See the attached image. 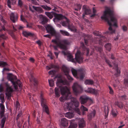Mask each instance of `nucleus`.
<instances>
[{
  "mask_svg": "<svg viewBox=\"0 0 128 128\" xmlns=\"http://www.w3.org/2000/svg\"><path fill=\"white\" fill-rule=\"evenodd\" d=\"M101 18L102 19L105 20L110 26L108 28L109 31L107 32L106 33L110 34L114 33L115 30L113 28V26L117 27V20L114 16L113 11L109 8L106 9L104 12V14Z\"/></svg>",
  "mask_w": 128,
  "mask_h": 128,
  "instance_id": "1",
  "label": "nucleus"
},
{
  "mask_svg": "<svg viewBox=\"0 0 128 128\" xmlns=\"http://www.w3.org/2000/svg\"><path fill=\"white\" fill-rule=\"evenodd\" d=\"M80 104L78 101L75 99L72 100L71 103H68L66 106V108L68 111L74 110L76 113L80 115L81 112L78 107Z\"/></svg>",
  "mask_w": 128,
  "mask_h": 128,
  "instance_id": "2",
  "label": "nucleus"
},
{
  "mask_svg": "<svg viewBox=\"0 0 128 128\" xmlns=\"http://www.w3.org/2000/svg\"><path fill=\"white\" fill-rule=\"evenodd\" d=\"M61 94L62 95L61 98H60L61 101L64 100H67L71 98V94L69 88L66 86L62 87L60 88Z\"/></svg>",
  "mask_w": 128,
  "mask_h": 128,
  "instance_id": "3",
  "label": "nucleus"
},
{
  "mask_svg": "<svg viewBox=\"0 0 128 128\" xmlns=\"http://www.w3.org/2000/svg\"><path fill=\"white\" fill-rule=\"evenodd\" d=\"M52 42L54 43L60 48L66 50L68 49L67 46L70 44V42L67 40H64L61 41L57 42L56 40H52Z\"/></svg>",
  "mask_w": 128,
  "mask_h": 128,
  "instance_id": "4",
  "label": "nucleus"
},
{
  "mask_svg": "<svg viewBox=\"0 0 128 128\" xmlns=\"http://www.w3.org/2000/svg\"><path fill=\"white\" fill-rule=\"evenodd\" d=\"M8 78L9 80L12 83L14 86V88L16 89L18 88L17 85H18L20 89L21 88L22 85V83H21L20 80H17L14 82V81L16 80L17 79L16 77V76H14L12 74H9L8 76Z\"/></svg>",
  "mask_w": 128,
  "mask_h": 128,
  "instance_id": "5",
  "label": "nucleus"
},
{
  "mask_svg": "<svg viewBox=\"0 0 128 128\" xmlns=\"http://www.w3.org/2000/svg\"><path fill=\"white\" fill-rule=\"evenodd\" d=\"M79 100L81 104H86L88 100H89L91 104L93 103V100L86 95H84L80 96Z\"/></svg>",
  "mask_w": 128,
  "mask_h": 128,
  "instance_id": "6",
  "label": "nucleus"
},
{
  "mask_svg": "<svg viewBox=\"0 0 128 128\" xmlns=\"http://www.w3.org/2000/svg\"><path fill=\"white\" fill-rule=\"evenodd\" d=\"M73 92L74 94L77 96L81 93L82 90V88L80 85L77 83L74 84L72 87Z\"/></svg>",
  "mask_w": 128,
  "mask_h": 128,
  "instance_id": "7",
  "label": "nucleus"
},
{
  "mask_svg": "<svg viewBox=\"0 0 128 128\" xmlns=\"http://www.w3.org/2000/svg\"><path fill=\"white\" fill-rule=\"evenodd\" d=\"M41 104L42 107L43 112H45L47 114H49L48 108L47 106L46 100L43 98L42 94L40 95Z\"/></svg>",
  "mask_w": 128,
  "mask_h": 128,
  "instance_id": "8",
  "label": "nucleus"
},
{
  "mask_svg": "<svg viewBox=\"0 0 128 128\" xmlns=\"http://www.w3.org/2000/svg\"><path fill=\"white\" fill-rule=\"evenodd\" d=\"M5 86L6 87V94L8 100H10L12 96V93L13 92V90L8 82L4 83Z\"/></svg>",
  "mask_w": 128,
  "mask_h": 128,
  "instance_id": "9",
  "label": "nucleus"
},
{
  "mask_svg": "<svg viewBox=\"0 0 128 128\" xmlns=\"http://www.w3.org/2000/svg\"><path fill=\"white\" fill-rule=\"evenodd\" d=\"M75 59L76 61L79 64L82 62L83 58L80 51H78L75 54Z\"/></svg>",
  "mask_w": 128,
  "mask_h": 128,
  "instance_id": "10",
  "label": "nucleus"
},
{
  "mask_svg": "<svg viewBox=\"0 0 128 128\" xmlns=\"http://www.w3.org/2000/svg\"><path fill=\"white\" fill-rule=\"evenodd\" d=\"M47 32L50 33L52 36H55L56 32L52 27L49 25H47L46 27Z\"/></svg>",
  "mask_w": 128,
  "mask_h": 128,
  "instance_id": "11",
  "label": "nucleus"
},
{
  "mask_svg": "<svg viewBox=\"0 0 128 128\" xmlns=\"http://www.w3.org/2000/svg\"><path fill=\"white\" fill-rule=\"evenodd\" d=\"M55 18L53 19L54 21V22H57L58 20H62L64 18L67 19V18L63 16L62 14H57L55 13L54 16Z\"/></svg>",
  "mask_w": 128,
  "mask_h": 128,
  "instance_id": "12",
  "label": "nucleus"
},
{
  "mask_svg": "<svg viewBox=\"0 0 128 128\" xmlns=\"http://www.w3.org/2000/svg\"><path fill=\"white\" fill-rule=\"evenodd\" d=\"M78 125L80 128H83L86 126L84 118H80L78 121Z\"/></svg>",
  "mask_w": 128,
  "mask_h": 128,
  "instance_id": "13",
  "label": "nucleus"
},
{
  "mask_svg": "<svg viewBox=\"0 0 128 128\" xmlns=\"http://www.w3.org/2000/svg\"><path fill=\"white\" fill-rule=\"evenodd\" d=\"M78 74H79L80 75V79L81 80H82L85 74V71L83 69H81L79 70L78 72Z\"/></svg>",
  "mask_w": 128,
  "mask_h": 128,
  "instance_id": "14",
  "label": "nucleus"
},
{
  "mask_svg": "<svg viewBox=\"0 0 128 128\" xmlns=\"http://www.w3.org/2000/svg\"><path fill=\"white\" fill-rule=\"evenodd\" d=\"M18 16L16 14L11 13L10 15V20L14 23H15L18 20Z\"/></svg>",
  "mask_w": 128,
  "mask_h": 128,
  "instance_id": "15",
  "label": "nucleus"
},
{
  "mask_svg": "<svg viewBox=\"0 0 128 128\" xmlns=\"http://www.w3.org/2000/svg\"><path fill=\"white\" fill-rule=\"evenodd\" d=\"M98 91V90H96L95 89H93L91 88H88L87 90H85V91L86 92L93 94L95 95L97 94Z\"/></svg>",
  "mask_w": 128,
  "mask_h": 128,
  "instance_id": "16",
  "label": "nucleus"
},
{
  "mask_svg": "<svg viewBox=\"0 0 128 128\" xmlns=\"http://www.w3.org/2000/svg\"><path fill=\"white\" fill-rule=\"evenodd\" d=\"M2 104H0V107L1 109L0 115L1 118L2 117L4 116L5 112L4 106Z\"/></svg>",
  "mask_w": 128,
  "mask_h": 128,
  "instance_id": "17",
  "label": "nucleus"
},
{
  "mask_svg": "<svg viewBox=\"0 0 128 128\" xmlns=\"http://www.w3.org/2000/svg\"><path fill=\"white\" fill-rule=\"evenodd\" d=\"M114 64L116 71L114 75L116 77H117L120 75V70L118 69V65L117 64Z\"/></svg>",
  "mask_w": 128,
  "mask_h": 128,
  "instance_id": "18",
  "label": "nucleus"
},
{
  "mask_svg": "<svg viewBox=\"0 0 128 128\" xmlns=\"http://www.w3.org/2000/svg\"><path fill=\"white\" fill-rule=\"evenodd\" d=\"M61 125L63 126H68V121L65 118L61 119Z\"/></svg>",
  "mask_w": 128,
  "mask_h": 128,
  "instance_id": "19",
  "label": "nucleus"
},
{
  "mask_svg": "<svg viewBox=\"0 0 128 128\" xmlns=\"http://www.w3.org/2000/svg\"><path fill=\"white\" fill-rule=\"evenodd\" d=\"M82 8L85 14H88L91 13V10L89 8H87L86 6L85 5Z\"/></svg>",
  "mask_w": 128,
  "mask_h": 128,
  "instance_id": "20",
  "label": "nucleus"
},
{
  "mask_svg": "<svg viewBox=\"0 0 128 128\" xmlns=\"http://www.w3.org/2000/svg\"><path fill=\"white\" fill-rule=\"evenodd\" d=\"M30 81L31 82H32V81H33L34 82V86H36L38 83L37 80L32 75H30Z\"/></svg>",
  "mask_w": 128,
  "mask_h": 128,
  "instance_id": "21",
  "label": "nucleus"
},
{
  "mask_svg": "<svg viewBox=\"0 0 128 128\" xmlns=\"http://www.w3.org/2000/svg\"><path fill=\"white\" fill-rule=\"evenodd\" d=\"M45 14L50 19H52L54 16V17L55 13L53 12H45Z\"/></svg>",
  "mask_w": 128,
  "mask_h": 128,
  "instance_id": "22",
  "label": "nucleus"
},
{
  "mask_svg": "<svg viewBox=\"0 0 128 128\" xmlns=\"http://www.w3.org/2000/svg\"><path fill=\"white\" fill-rule=\"evenodd\" d=\"M57 81L58 82L61 83L64 85H65L67 84V81L66 80H62L60 76L58 77Z\"/></svg>",
  "mask_w": 128,
  "mask_h": 128,
  "instance_id": "23",
  "label": "nucleus"
},
{
  "mask_svg": "<svg viewBox=\"0 0 128 128\" xmlns=\"http://www.w3.org/2000/svg\"><path fill=\"white\" fill-rule=\"evenodd\" d=\"M81 46L84 50L86 51V55L88 56L89 53V49L88 48H86L84 45V44L83 42H81L80 43Z\"/></svg>",
  "mask_w": 128,
  "mask_h": 128,
  "instance_id": "24",
  "label": "nucleus"
},
{
  "mask_svg": "<svg viewBox=\"0 0 128 128\" xmlns=\"http://www.w3.org/2000/svg\"><path fill=\"white\" fill-rule=\"evenodd\" d=\"M96 114V111L94 110L92 112L88 115V118L89 120H91L92 117H94Z\"/></svg>",
  "mask_w": 128,
  "mask_h": 128,
  "instance_id": "25",
  "label": "nucleus"
},
{
  "mask_svg": "<svg viewBox=\"0 0 128 128\" xmlns=\"http://www.w3.org/2000/svg\"><path fill=\"white\" fill-rule=\"evenodd\" d=\"M74 116V114L72 112H67L65 114V116L69 118L73 117Z\"/></svg>",
  "mask_w": 128,
  "mask_h": 128,
  "instance_id": "26",
  "label": "nucleus"
},
{
  "mask_svg": "<svg viewBox=\"0 0 128 128\" xmlns=\"http://www.w3.org/2000/svg\"><path fill=\"white\" fill-rule=\"evenodd\" d=\"M62 68L64 72L65 73V74H68L69 70L67 67L63 66H62Z\"/></svg>",
  "mask_w": 128,
  "mask_h": 128,
  "instance_id": "27",
  "label": "nucleus"
},
{
  "mask_svg": "<svg viewBox=\"0 0 128 128\" xmlns=\"http://www.w3.org/2000/svg\"><path fill=\"white\" fill-rule=\"evenodd\" d=\"M104 110L105 114V118H106L108 117V107L107 106H105Z\"/></svg>",
  "mask_w": 128,
  "mask_h": 128,
  "instance_id": "28",
  "label": "nucleus"
},
{
  "mask_svg": "<svg viewBox=\"0 0 128 128\" xmlns=\"http://www.w3.org/2000/svg\"><path fill=\"white\" fill-rule=\"evenodd\" d=\"M42 19L41 22L42 24L46 23L48 20V19L47 17L43 16H42Z\"/></svg>",
  "mask_w": 128,
  "mask_h": 128,
  "instance_id": "29",
  "label": "nucleus"
},
{
  "mask_svg": "<svg viewBox=\"0 0 128 128\" xmlns=\"http://www.w3.org/2000/svg\"><path fill=\"white\" fill-rule=\"evenodd\" d=\"M66 19V22H62V25L63 26H67L68 27L70 21L67 18V19Z\"/></svg>",
  "mask_w": 128,
  "mask_h": 128,
  "instance_id": "30",
  "label": "nucleus"
},
{
  "mask_svg": "<svg viewBox=\"0 0 128 128\" xmlns=\"http://www.w3.org/2000/svg\"><path fill=\"white\" fill-rule=\"evenodd\" d=\"M68 60L74 62V60L73 58V56L70 54H69L67 56Z\"/></svg>",
  "mask_w": 128,
  "mask_h": 128,
  "instance_id": "31",
  "label": "nucleus"
},
{
  "mask_svg": "<svg viewBox=\"0 0 128 128\" xmlns=\"http://www.w3.org/2000/svg\"><path fill=\"white\" fill-rule=\"evenodd\" d=\"M68 28L72 31H76V29L72 25H70V24L68 26Z\"/></svg>",
  "mask_w": 128,
  "mask_h": 128,
  "instance_id": "32",
  "label": "nucleus"
},
{
  "mask_svg": "<svg viewBox=\"0 0 128 128\" xmlns=\"http://www.w3.org/2000/svg\"><path fill=\"white\" fill-rule=\"evenodd\" d=\"M22 34L23 35L26 37H28V36H33L34 35L33 34L30 32H28L26 31L23 32Z\"/></svg>",
  "mask_w": 128,
  "mask_h": 128,
  "instance_id": "33",
  "label": "nucleus"
},
{
  "mask_svg": "<svg viewBox=\"0 0 128 128\" xmlns=\"http://www.w3.org/2000/svg\"><path fill=\"white\" fill-rule=\"evenodd\" d=\"M55 93L56 96L57 97H58L60 95L59 92V88H56L55 89Z\"/></svg>",
  "mask_w": 128,
  "mask_h": 128,
  "instance_id": "34",
  "label": "nucleus"
},
{
  "mask_svg": "<svg viewBox=\"0 0 128 128\" xmlns=\"http://www.w3.org/2000/svg\"><path fill=\"white\" fill-rule=\"evenodd\" d=\"M115 104L116 105L120 108H122L123 107V104L122 102H116Z\"/></svg>",
  "mask_w": 128,
  "mask_h": 128,
  "instance_id": "35",
  "label": "nucleus"
},
{
  "mask_svg": "<svg viewBox=\"0 0 128 128\" xmlns=\"http://www.w3.org/2000/svg\"><path fill=\"white\" fill-rule=\"evenodd\" d=\"M94 83L93 81L91 80H86L85 82V84H86L92 85Z\"/></svg>",
  "mask_w": 128,
  "mask_h": 128,
  "instance_id": "36",
  "label": "nucleus"
},
{
  "mask_svg": "<svg viewBox=\"0 0 128 128\" xmlns=\"http://www.w3.org/2000/svg\"><path fill=\"white\" fill-rule=\"evenodd\" d=\"M104 46L106 49L109 51H110L111 48V46L110 44L109 43H108L106 44Z\"/></svg>",
  "mask_w": 128,
  "mask_h": 128,
  "instance_id": "37",
  "label": "nucleus"
},
{
  "mask_svg": "<svg viewBox=\"0 0 128 128\" xmlns=\"http://www.w3.org/2000/svg\"><path fill=\"white\" fill-rule=\"evenodd\" d=\"M81 109L82 111H83L82 112V113L83 114H84V111H88V109L86 107H84V106L83 105H82L81 107Z\"/></svg>",
  "mask_w": 128,
  "mask_h": 128,
  "instance_id": "38",
  "label": "nucleus"
},
{
  "mask_svg": "<svg viewBox=\"0 0 128 128\" xmlns=\"http://www.w3.org/2000/svg\"><path fill=\"white\" fill-rule=\"evenodd\" d=\"M41 6L46 10H50L51 9V8L46 5H42Z\"/></svg>",
  "mask_w": 128,
  "mask_h": 128,
  "instance_id": "39",
  "label": "nucleus"
},
{
  "mask_svg": "<svg viewBox=\"0 0 128 128\" xmlns=\"http://www.w3.org/2000/svg\"><path fill=\"white\" fill-rule=\"evenodd\" d=\"M60 32L64 36H68L70 35L66 31L61 30H60Z\"/></svg>",
  "mask_w": 128,
  "mask_h": 128,
  "instance_id": "40",
  "label": "nucleus"
},
{
  "mask_svg": "<svg viewBox=\"0 0 128 128\" xmlns=\"http://www.w3.org/2000/svg\"><path fill=\"white\" fill-rule=\"evenodd\" d=\"M71 71L73 75L75 77L77 76V71L74 69L72 68L71 69Z\"/></svg>",
  "mask_w": 128,
  "mask_h": 128,
  "instance_id": "41",
  "label": "nucleus"
},
{
  "mask_svg": "<svg viewBox=\"0 0 128 128\" xmlns=\"http://www.w3.org/2000/svg\"><path fill=\"white\" fill-rule=\"evenodd\" d=\"M6 120V118L4 117L1 120L2 127L3 128L4 127V124Z\"/></svg>",
  "mask_w": 128,
  "mask_h": 128,
  "instance_id": "42",
  "label": "nucleus"
},
{
  "mask_svg": "<svg viewBox=\"0 0 128 128\" xmlns=\"http://www.w3.org/2000/svg\"><path fill=\"white\" fill-rule=\"evenodd\" d=\"M49 68L48 70H50L51 68H58V67L52 64H51L50 65V67L47 66H46V68Z\"/></svg>",
  "mask_w": 128,
  "mask_h": 128,
  "instance_id": "43",
  "label": "nucleus"
},
{
  "mask_svg": "<svg viewBox=\"0 0 128 128\" xmlns=\"http://www.w3.org/2000/svg\"><path fill=\"white\" fill-rule=\"evenodd\" d=\"M7 64L6 62L3 61H0V66L4 67L7 65Z\"/></svg>",
  "mask_w": 128,
  "mask_h": 128,
  "instance_id": "44",
  "label": "nucleus"
},
{
  "mask_svg": "<svg viewBox=\"0 0 128 128\" xmlns=\"http://www.w3.org/2000/svg\"><path fill=\"white\" fill-rule=\"evenodd\" d=\"M0 99L1 100V102L2 103H3L4 102V96L3 94H0Z\"/></svg>",
  "mask_w": 128,
  "mask_h": 128,
  "instance_id": "45",
  "label": "nucleus"
},
{
  "mask_svg": "<svg viewBox=\"0 0 128 128\" xmlns=\"http://www.w3.org/2000/svg\"><path fill=\"white\" fill-rule=\"evenodd\" d=\"M48 82L50 86H53L54 85V83L52 80H49Z\"/></svg>",
  "mask_w": 128,
  "mask_h": 128,
  "instance_id": "46",
  "label": "nucleus"
},
{
  "mask_svg": "<svg viewBox=\"0 0 128 128\" xmlns=\"http://www.w3.org/2000/svg\"><path fill=\"white\" fill-rule=\"evenodd\" d=\"M36 11L40 13L43 12V11L42 8L41 7H37V8Z\"/></svg>",
  "mask_w": 128,
  "mask_h": 128,
  "instance_id": "47",
  "label": "nucleus"
},
{
  "mask_svg": "<svg viewBox=\"0 0 128 128\" xmlns=\"http://www.w3.org/2000/svg\"><path fill=\"white\" fill-rule=\"evenodd\" d=\"M22 111H21L20 112V113L18 114L16 118V120H18L19 118L22 115Z\"/></svg>",
  "mask_w": 128,
  "mask_h": 128,
  "instance_id": "48",
  "label": "nucleus"
},
{
  "mask_svg": "<svg viewBox=\"0 0 128 128\" xmlns=\"http://www.w3.org/2000/svg\"><path fill=\"white\" fill-rule=\"evenodd\" d=\"M124 83L125 85L128 86V78L124 79Z\"/></svg>",
  "mask_w": 128,
  "mask_h": 128,
  "instance_id": "49",
  "label": "nucleus"
},
{
  "mask_svg": "<svg viewBox=\"0 0 128 128\" xmlns=\"http://www.w3.org/2000/svg\"><path fill=\"white\" fill-rule=\"evenodd\" d=\"M85 38H86L87 40H91L92 39V36L90 35H87L85 37Z\"/></svg>",
  "mask_w": 128,
  "mask_h": 128,
  "instance_id": "50",
  "label": "nucleus"
},
{
  "mask_svg": "<svg viewBox=\"0 0 128 128\" xmlns=\"http://www.w3.org/2000/svg\"><path fill=\"white\" fill-rule=\"evenodd\" d=\"M23 4L22 1L21 0H18V5L20 7L22 6Z\"/></svg>",
  "mask_w": 128,
  "mask_h": 128,
  "instance_id": "51",
  "label": "nucleus"
},
{
  "mask_svg": "<svg viewBox=\"0 0 128 128\" xmlns=\"http://www.w3.org/2000/svg\"><path fill=\"white\" fill-rule=\"evenodd\" d=\"M105 60L106 62L108 64V65L110 67H112V66L110 64V62L109 60H107V59H106Z\"/></svg>",
  "mask_w": 128,
  "mask_h": 128,
  "instance_id": "52",
  "label": "nucleus"
},
{
  "mask_svg": "<svg viewBox=\"0 0 128 128\" xmlns=\"http://www.w3.org/2000/svg\"><path fill=\"white\" fill-rule=\"evenodd\" d=\"M65 75L66 76L67 78H68V79L69 80H72L73 79L70 76L68 75V74H65Z\"/></svg>",
  "mask_w": 128,
  "mask_h": 128,
  "instance_id": "53",
  "label": "nucleus"
},
{
  "mask_svg": "<svg viewBox=\"0 0 128 128\" xmlns=\"http://www.w3.org/2000/svg\"><path fill=\"white\" fill-rule=\"evenodd\" d=\"M122 28L124 32L126 31L127 30V27L125 26H123L122 27Z\"/></svg>",
  "mask_w": 128,
  "mask_h": 128,
  "instance_id": "54",
  "label": "nucleus"
},
{
  "mask_svg": "<svg viewBox=\"0 0 128 128\" xmlns=\"http://www.w3.org/2000/svg\"><path fill=\"white\" fill-rule=\"evenodd\" d=\"M120 97L122 100L124 99V100H126V96L125 95H124L121 96Z\"/></svg>",
  "mask_w": 128,
  "mask_h": 128,
  "instance_id": "55",
  "label": "nucleus"
},
{
  "mask_svg": "<svg viewBox=\"0 0 128 128\" xmlns=\"http://www.w3.org/2000/svg\"><path fill=\"white\" fill-rule=\"evenodd\" d=\"M0 18L1 20L4 23L5 22V20L3 18V17L2 16H0Z\"/></svg>",
  "mask_w": 128,
  "mask_h": 128,
  "instance_id": "56",
  "label": "nucleus"
},
{
  "mask_svg": "<svg viewBox=\"0 0 128 128\" xmlns=\"http://www.w3.org/2000/svg\"><path fill=\"white\" fill-rule=\"evenodd\" d=\"M109 88L110 90V93L111 94H112L113 93V91L112 88H111L110 87H109Z\"/></svg>",
  "mask_w": 128,
  "mask_h": 128,
  "instance_id": "57",
  "label": "nucleus"
},
{
  "mask_svg": "<svg viewBox=\"0 0 128 128\" xmlns=\"http://www.w3.org/2000/svg\"><path fill=\"white\" fill-rule=\"evenodd\" d=\"M7 5L10 8H11V6H10V0H8L7 1Z\"/></svg>",
  "mask_w": 128,
  "mask_h": 128,
  "instance_id": "58",
  "label": "nucleus"
},
{
  "mask_svg": "<svg viewBox=\"0 0 128 128\" xmlns=\"http://www.w3.org/2000/svg\"><path fill=\"white\" fill-rule=\"evenodd\" d=\"M20 18H21V20L22 21H24V22H27L26 20L24 18V17H23L22 15H21V16H20Z\"/></svg>",
  "mask_w": 128,
  "mask_h": 128,
  "instance_id": "59",
  "label": "nucleus"
},
{
  "mask_svg": "<svg viewBox=\"0 0 128 128\" xmlns=\"http://www.w3.org/2000/svg\"><path fill=\"white\" fill-rule=\"evenodd\" d=\"M4 88L1 84L0 85V92H1L4 90Z\"/></svg>",
  "mask_w": 128,
  "mask_h": 128,
  "instance_id": "60",
  "label": "nucleus"
},
{
  "mask_svg": "<svg viewBox=\"0 0 128 128\" xmlns=\"http://www.w3.org/2000/svg\"><path fill=\"white\" fill-rule=\"evenodd\" d=\"M0 38H2L4 39H6V37L4 36V34H2L0 35Z\"/></svg>",
  "mask_w": 128,
  "mask_h": 128,
  "instance_id": "61",
  "label": "nucleus"
},
{
  "mask_svg": "<svg viewBox=\"0 0 128 128\" xmlns=\"http://www.w3.org/2000/svg\"><path fill=\"white\" fill-rule=\"evenodd\" d=\"M76 5L78 9L79 10L80 9L81 6L80 4H76Z\"/></svg>",
  "mask_w": 128,
  "mask_h": 128,
  "instance_id": "62",
  "label": "nucleus"
},
{
  "mask_svg": "<svg viewBox=\"0 0 128 128\" xmlns=\"http://www.w3.org/2000/svg\"><path fill=\"white\" fill-rule=\"evenodd\" d=\"M112 115L114 116H115L117 115V114H116V113L113 110L112 111Z\"/></svg>",
  "mask_w": 128,
  "mask_h": 128,
  "instance_id": "63",
  "label": "nucleus"
},
{
  "mask_svg": "<svg viewBox=\"0 0 128 128\" xmlns=\"http://www.w3.org/2000/svg\"><path fill=\"white\" fill-rule=\"evenodd\" d=\"M68 128H75V127L74 126V124H72L71 125H70Z\"/></svg>",
  "mask_w": 128,
  "mask_h": 128,
  "instance_id": "64",
  "label": "nucleus"
}]
</instances>
